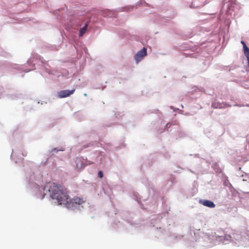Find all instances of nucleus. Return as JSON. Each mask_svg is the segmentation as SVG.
Returning a JSON list of instances; mask_svg holds the SVG:
<instances>
[{
	"label": "nucleus",
	"mask_w": 249,
	"mask_h": 249,
	"mask_svg": "<svg viewBox=\"0 0 249 249\" xmlns=\"http://www.w3.org/2000/svg\"><path fill=\"white\" fill-rule=\"evenodd\" d=\"M55 151H56L57 152L59 150H57L56 148H54L52 150V152H55Z\"/></svg>",
	"instance_id": "obj_13"
},
{
	"label": "nucleus",
	"mask_w": 249,
	"mask_h": 249,
	"mask_svg": "<svg viewBox=\"0 0 249 249\" xmlns=\"http://www.w3.org/2000/svg\"><path fill=\"white\" fill-rule=\"evenodd\" d=\"M76 166L78 170H81L87 166L84 162V159L81 157H77L75 160Z\"/></svg>",
	"instance_id": "obj_5"
},
{
	"label": "nucleus",
	"mask_w": 249,
	"mask_h": 249,
	"mask_svg": "<svg viewBox=\"0 0 249 249\" xmlns=\"http://www.w3.org/2000/svg\"><path fill=\"white\" fill-rule=\"evenodd\" d=\"M241 43L243 46L244 53L245 56L247 57V61H248V65L249 67V48L244 41L242 40Z\"/></svg>",
	"instance_id": "obj_6"
},
{
	"label": "nucleus",
	"mask_w": 249,
	"mask_h": 249,
	"mask_svg": "<svg viewBox=\"0 0 249 249\" xmlns=\"http://www.w3.org/2000/svg\"><path fill=\"white\" fill-rule=\"evenodd\" d=\"M98 177L100 178H103V173L101 171H100L99 172H98Z\"/></svg>",
	"instance_id": "obj_12"
},
{
	"label": "nucleus",
	"mask_w": 249,
	"mask_h": 249,
	"mask_svg": "<svg viewBox=\"0 0 249 249\" xmlns=\"http://www.w3.org/2000/svg\"><path fill=\"white\" fill-rule=\"evenodd\" d=\"M201 203L204 206L209 208H213L215 206V204L213 201L209 200H203L201 201Z\"/></svg>",
	"instance_id": "obj_8"
},
{
	"label": "nucleus",
	"mask_w": 249,
	"mask_h": 249,
	"mask_svg": "<svg viewBox=\"0 0 249 249\" xmlns=\"http://www.w3.org/2000/svg\"><path fill=\"white\" fill-rule=\"evenodd\" d=\"M75 91V89H72L71 90H61L58 92V98H67V97H69L71 95L73 94Z\"/></svg>",
	"instance_id": "obj_4"
},
{
	"label": "nucleus",
	"mask_w": 249,
	"mask_h": 249,
	"mask_svg": "<svg viewBox=\"0 0 249 249\" xmlns=\"http://www.w3.org/2000/svg\"><path fill=\"white\" fill-rule=\"evenodd\" d=\"M168 125H171V124H166V126H168Z\"/></svg>",
	"instance_id": "obj_14"
},
{
	"label": "nucleus",
	"mask_w": 249,
	"mask_h": 249,
	"mask_svg": "<svg viewBox=\"0 0 249 249\" xmlns=\"http://www.w3.org/2000/svg\"><path fill=\"white\" fill-rule=\"evenodd\" d=\"M49 191L53 199H56L59 204L66 206L70 196L66 188L61 185L52 183L50 184Z\"/></svg>",
	"instance_id": "obj_1"
},
{
	"label": "nucleus",
	"mask_w": 249,
	"mask_h": 249,
	"mask_svg": "<svg viewBox=\"0 0 249 249\" xmlns=\"http://www.w3.org/2000/svg\"><path fill=\"white\" fill-rule=\"evenodd\" d=\"M200 1L201 0H193L190 7L191 8H196L203 6V4Z\"/></svg>",
	"instance_id": "obj_7"
},
{
	"label": "nucleus",
	"mask_w": 249,
	"mask_h": 249,
	"mask_svg": "<svg viewBox=\"0 0 249 249\" xmlns=\"http://www.w3.org/2000/svg\"><path fill=\"white\" fill-rule=\"evenodd\" d=\"M93 163V162H91V161H90L89 160L85 161V164H87V166L88 165L92 164Z\"/></svg>",
	"instance_id": "obj_11"
},
{
	"label": "nucleus",
	"mask_w": 249,
	"mask_h": 249,
	"mask_svg": "<svg viewBox=\"0 0 249 249\" xmlns=\"http://www.w3.org/2000/svg\"><path fill=\"white\" fill-rule=\"evenodd\" d=\"M88 25H89V23L87 22V23H86L85 24L84 27H83V28H82L80 29L79 34V36H83V35H84L85 34V33L86 32V31L87 30Z\"/></svg>",
	"instance_id": "obj_10"
},
{
	"label": "nucleus",
	"mask_w": 249,
	"mask_h": 249,
	"mask_svg": "<svg viewBox=\"0 0 249 249\" xmlns=\"http://www.w3.org/2000/svg\"><path fill=\"white\" fill-rule=\"evenodd\" d=\"M147 54L146 49L145 47H143L141 50L139 51L135 56V59L136 61V63L140 62Z\"/></svg>",
	"instance_id": "obj_3"
},
{
	"label": "nucleus",
	"mask_w": 249,
	"mask_h": 249,
	"mask_svg": "<svg viewBox=\"0 0 249 249\" xmlns=\"http://www.w3.org/2000/svg\"><path fill=\"white\" fill-rule=\"evenodd\" d=\"M212 107L214 108H222L225 107V104L214 102L212 103Z\"/></svg>",
	"instance_id": "obj_9"
},
{
	"label": "nucleus",
	"mask_w": 249,
	"mask_h": 249,
	"mask_svg": "<svg viewBox=\"0 0 249 249\" xmlns=\"http://www.w3.org/2000/svg\"><path fill=\"white\" fill-rule=\"evenodd\" d=\"M85 202V200L81 197L75 196L72 198L69 197L66 206L69 209H74L78 208Z\"/></svg>",
	"instance_id": "obj_2"
}]
</instances>
